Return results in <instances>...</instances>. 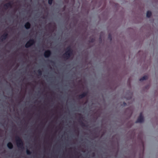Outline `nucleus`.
<instances>
[{
	"label": "nucleus",
	"mask_w": 158,
	"mask_h": 158,
	"mask_svg": "<svg viewBox=\"0 0 158 158\" xmlns=\"http://www.w3.org/2000/svg\"><path fill=\"white\" fill-rule=\"evenodd\" d=\"M34 43V41L33 40H30L25 45V47L26 48H28L32 45Z\"/></svg>",
	"instance_id": "f257e3e1"
},
{
	"label": "nucleus",
	"mask_w": 158,
	"mask_h": 158,
	"mask_svg": "<svg viewBox=\"0 0 158 158\" xmlns=\"http://www.w3.org/2000/svg\"><path fill=\"white\" fill-rule=\"evenodd\" d=\"M143 121V118L142 114L140 115V117L138 119L137 123H141Z\"/></svg>",
	"instance_id": "f03ea898"
},
{
	"label": "nucleus",
	"mask_w": 158,
	"mask_h": 158,
	"mask_svg": "<svg viewBox=\"0 0 158 158\" xmlns=\"http://www.w3.org/2000/svg\"><path fill=\"white\" fill-rule=\"evenodd\" d=\"M50 54V52L49 51H47L45 52L44 55L45 57H48Z\"/></svg>",
	"instance_id": "7ed1b4c3"
},
{
	"label": "nucleus",
	"mask_w": 158,
	"mask_h": 158,
	"mask_svg": "<svg viewBox=\"0 0 158 158\" xmlns=\"http://www.w3.org/2000/svg\"><path fill=\"white\" fill-rule=\"evenodd\" d=\"M30 26V24L29 23H27L25 25V27L26 29H28L29 28Z\"/></svg>",
	"instance_id": "20e7f679"
},
{
	"label": "nucleus",
	"mask_w": 158,
	"mask_h": 158,
	"mask_svg": "<svg viewBox=\"0 0 158 158\" xmlns=\"http://www.w3.org/2000/svg\"><path fill=\"white\" fill-rule=\"evenodd\" d=\"M7 146L10 149L12 148L13 145L12 143H9L7 144Z\"/></svg>",
	"instance_id": "39448f33"
},
{
	"label": "nucleus",
	"mask_w": 158,
	"mask_h": 158,
	"mask_svg": "<svg viewBox=\"0 0 158 158\" xmlns=\"http://www.w3.org/2000/svg\"><path fill=\"white\" fill-rule=\"evenodd\" d=\"M151 15V13L150 11H148L146 15L148 17H150Z\"/></svg>",
	"instance_id": "423d86ee"
},
{
	"label": "nucleus",
	"mask_w": 158,
	"mask_h": 158,
	"mask_svg": "<svg viewBox=\"0 0 158 158\" xmlns=\"http://www.w3.org/2000/svg\"><path fill=\"white\" fill-rule=\"evenodd\" d=\"M147 78V77L146 76H144L142 78L140 79V81L144 80L146 79Z\"/></svg>",
	"instance_id": "0eeeda50"
},
{
	"label": "nucleus",
	"mask_w": 158,
	"mask_h": 158,
	"mask_svg": "<svg viewBox=\"0 0 158 158\" xmlns=\"http://www.w3.org/2000/svg\"><path fill=\"white\" fill-rule=\"evenodd\" d=\"M52 0H48V3L50 4H51L52 3Z\"/></svg>",
	"instance_id": "6e6552de"
},
{
	"label": "nucleus",
	"mask_w": 158,
	"mask_h": 158,
	"mask_svg": "<svg viewBox=\"0 0 158 158\" xmlns=\"http://www.w3.org/2000/svg\"><path fill=\"white\" fill-rule=\"evenodd\" d=\"M27 154H30V152L28 150H27Z\"/></svg>",
	"instance_id": "1a4fd4ad"
},
{
	"label": "nucleus",
	"mask_w": 158,
	"mask_h": 158,
	"mask_svg": "<svg viewBox=\"0 0 158 158\" xmlns=\"http://www.w3.org/2000/svg\"><path fill=\"white\" fill-rule=\"evenodd\" d=\"M20 143H22V142H21V141H20Z\"/></svg>",
	"instance_id": "9d476101"
}]
</instances>
